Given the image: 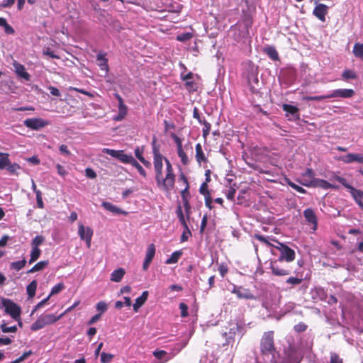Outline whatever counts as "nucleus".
Masks as SVG:
<instances>
[{"instance_id": "2f4dec72", "label": "nucleus", "mask_w": 363, "mask_h": 363, "mask_svg": "<svg viewBox=\"0 0 363 363\" xmlns=\"http://www.w3.org/2000/svg\"><path fill=\"white\" fill-rule=\"evenodd\" d=\"M264 52L272 60H279V54L274 47H268L265 48Z\"/></svg>"}, {"instance_id": "79ce46f5", "label": "nucleus", "mask_w": 363, "mask_h": 363, "mask_svg": "<svg viewBox=\"0 0 363 363\" xmlns=\"http://www.w3.org/2000/svg\"><path fill=\"white\" fill-rule=\"evenodd\" d=\"M44 240H45V238L43 236H42V235L35 236L31 242L32 248L40 249L39 246L43 244Z\"/></svg>"}, {"instance_id": "774afa93", "label": "nucleus", "mask_w": 363, "mask_h": 363, "mask_svg": "<svg viewBox=\"0 0 363 363\" xmlns=\"http://www.w3.org/2000/svg\"><path fill=\"white\" fill-rule=\"evenodd\" d=\"M330 363H343L342 359L336 353H331Z\"/></svg>"}, {"instance_id": "49530a36", "label": "nucleus", "mask_w": 363, "mask_h": 363, "mask_svg": "<svg viewBox=\"0 0 363 363\" xmlns=\"http://www.w3.org/2000/svg\"><path fill=\"white\" fill-rule=\"evenodd\" d=\"M303 281L301 278L290 277L286 280V283L291 286H298Z\"/></svg>"}, {"instance_id": "4468645a", "label": "nucleus", "mask_w": 363, "mask_h": 363, "mask_svg": "<svg viewBox=\"0 0 363 363\" xmlns=\"http://www.w3.org/2000/svg\"><path fill=\"white\" fill-rule=\"evenodd\" d=\"M315 4L316 6H315L313 11V15L315 16L321 22H325V16L328 13V6L321 3Z\"/></svg>"}, {"instance_id": "dca6fc26", "label": "nucleus", "mask_w": 363, "mask_h": 363, "mask_svg": "<svg viewBox=\"0 0 363 363\" xmlns=\"http://www.w3.org/2000/svg\"><path fill=\"white\" fill-rule=\"evenodd\" d=\"M303 216L307 223L312 225L311 228L315 230L318 226V219L314 211L311 208L305 209Z\"/></svg>"}, {"instance_id": "412c9836", "label": "nucleus", "mask_w": 363, "mask_h": 363, "mask_svg": "<svg viewBox=\"0 0 363 363\" xmlns=\"http://www.w3.org/2000/svg\"><path fill=\"white\" fill-rule=\"evenodd\" d=\"M101 206L107 211L114 213V214H123L127 216L128 213L119 207L112 204L108 201H104Z\"/></svg>"}, {"instance_id": "8fccbe9b", "label": "nucleus", "mask_w": 363, "mask_h": 363, "mask_svg": "<svg viewBox=\"0 0 363 363\" xmlns=\"http://www.w3.org/2000/svg\"><path fill=\"white\" fill-rule=\"evenodd\" d=\"M201 123L203 124V137L206 139L210 133L211 125L210 123H208V121H206L205 120Z\"/></svg>"}, {"instance_id": "c03bdc74", "label": "nucleus", "mask_w": 363, "mask_h": 363, "mask_svg": "<svg viewBox=\"0 0 363 363\" xmlns=\"http://www.w3.org/2000/svg\"><path fill=\"white\" fill-rule=\"evenodd\" d=\"M177 154H178V156L181 159L182 163L184 165L186 166V165H188L189 164V160L186 152L184 151L183 149L178 150Z\"/></svg>"}, {"instance_id": "f704fd0d", "label": "nucleus", "mask_w": 363, "mask_h": 363, "mask_svg": "<svg viewBox=\"0 0 363 363\" xmlns=\"http://www.w3.org/2000/svg\"><path fill=\"white\" fill-rule=\"evenodd\" d=\"M182 255V252L181 251L174 252L171 255V256L165 261V263L167 264L177 263Z\"/></svg>"}, {"instance_id": "6e6552de", "label": "nucleus", "mask_w": 363, "mask_h": 363, "mask_svg": "<svg viewBox=\"0 0 363 363\" xmlns=\"http://www.w3.org/2000/svg\"><path fill=\"white\" fill-rule=\"evenodd\" d=\"M1 307L4 308V311L13 319H18L21 313V308L14 303L12 300L6 298H1Z\"/></svg>"}, {"instance_id": "3c124183", "label": "nucleus", "mask_w": 363, "mask_h": 363, "mask_svg": "<svg viewBox=\"0 0 363 363\" xmlns=\"http://www.w3.org/2000/svg\"><path fill=\"white\" fill-rule=\"evenodd\" d=\"M183 227H184V231L181 236V241L186 242L188 240L189 236H191V232L189 230L188 225L183 226Z\"/></svg>"}, {"instance_id": "c85d7f7f", "label": "nucleus", "mask_w": 363, "mask_h": 363, "mask_svg": "<svg viewBox=\"0 0 363 363\" xmlns=\"http://www.w3.org/2000/svg\"><path fill=\"white\" fill-rule=\"evenodd\" d=\"M181 179L184 181V182L186 184L185 189L181 191V196L182 199V201H188L189 198V195H190V193L189 191V182H188L186 177L184 175H182Z\"/></svg>"}, {"instance_id": "9b49d317", "label": "nucleus", "mask_w": 363, "mask_h": 363, "mask_svg": "<svg viewBox=\"0 0 363 363\" xmlns=\"http://www.w3.org/2000/svg\"><path fill=\"white\" fill-rule=\"evenodd\" d=\"M50 122L41 118H27L24 121V125L32 130H38L48 125Z\"/></svg>"}, {"instance_id": "58836bf2", "label": "nucleus", "mask_w": 363, "mask_h": 363, "mask_svg": "<svg viewBox=\"0 0 363 363\" xmlns=\"http://www.w3.org/2000/svg\"><path fill=\"white\" fill-rule=\"evenodd\" d=\"M7 171L11 174L17 175L18 171L21 169V167L17 163L12 164L11 161L9 162V164L7 165L6 168Z\"/></svg>"}, {"instance_id": "423d86ee", "label": "nucleus", "mask_w": 363, "mask_h": 363, "mask_svg": "<svg viewBox=\"0 0 363 363\" xmlns=\"http://www.w3.org/2000/svg\"><path fill=\"white\" fill-rule=\"evenodd\" d=\"M284 262V260L278 259L270 260V269L274 276L284 277L291 273V268Z\"/></svg>"}, {"instance_id": "ea45409f", "label": "nucleus", "mask_w": 363, "mask_h": 363, "mask_svg": "<svg viewBox=\"0 0 363 363\" xmlns=\"http://www.w3.org/2000/svg\"><path fill=\"white\" fill-rule=\"evenodd\" d=\"M26 264V260L23 258L22 260L13 262L11 263V269L19 271L23 269Z\"/></svg>"}, {"instance_id": "e2e57ef3", "label": "nucleus", "mask_w": 363, "mask_h": 363, "mask_svg": "<svg viewBox=\"0 0 363 363\" xmlns=\"http://www.w3.org/2000/svg\"><path fill=\"white\" fill-rule=\"evenodd\" d=\"M218 269L222 277H224L228 272V267L225 263L220 264Z\"/></svg>"}, {"instance_id": "864d4df0", "label": "nucleus", "mask_w": 363, "mask_h": 363, "mask_svg": "<svg viewBox=\"0 0 363 363\" xmlns=\"http://www.w3.org/2000/svg\"><path fill=\"white\" fill-rule=\"evenodd\" d=\"M64 288H65V285L63 284V283H59V284H56L55 286H54L52 288L50 294L49 295L50 297L52 295L60 293L62 289H64Z\"/></svg>"}, {"instance_id": "4be33fe9", "label": "nucleus", "mask_w": 363, "mask_h": 363, "mask_svg": "<svg viewBox=\"0 0 363 363\" xmlns=\"http://www.w3.org/2000/svg\"><path fill=\"white\" fill-rule=\"evenodd\" d=\"M247 82L250 86V91L252 94H257L259 89L255 86V84L258 85L259 79L257 75L250 74L247 76Z\"/></svg>"}, {"instance_id": "7c9ffc66", "label": "nucleus", "mask_w": 363, "mask_h": 363, "mask_svg": "<svg viewBox=\"0 0 363 363\" xmlns=\"http://www.w3.org/2000/svg\"><path fill=\"white\" fill-rule=\"evenodd\" d=\"M37 281L33 280L26 288L27 294L30 298H33L35 295L36 289H37Z\"/></svg>"}, {"instance_id": "a211bd4d", "label": "nucleus", "mask_w": 363, "mask_h": 363, "mask_svg": "<svg viewBox=\"0 0 363 363\" xmlns=\"http://www.w3.org/2000/svg\"><path fill=\"white\" fill-rule=\"evenodd\" d=\"M155 255V246L154 244H150L147 246L145 261L143 264V270H147L152 262Z\"/></svg>"}, {"instance_id": "69168bd1", "label": "nucleus", "mask_w": 363, "mask_h": 363, "mask_svg": "<svg viewBox=\"0 0 363 363\" xmlns=\"http://www.w3.org/2000/svg\"><path fill=\"white\" fill-rule=\"evenodd\" d=\"M294 329L297 333H302L307 329V325L304 323H299L294 325Z\"/></svg>"}, {"instance_id": "680f3d73", "label": "nucleus", "mask_w": 363, "mask_h": 363, "mask_svg": "<svg viewBox=\"0 0 363 363\" xmlns=\"http://www.w3.org/2000/svg\"><path fill=\"white\" fill-rule=\"evenodd\" d=\"M188 306L184 303H180L179 309L181 310V316L182 318L187 317L189 315L188 313Z\"/></svg>"}, {"instance_id": "5701e85b", "label": "nucleus", "mask_w": 363, "mask_h": 363, "mask_svg": "<svg viewBox=\"0 0 363 363\" xmlns=\"http://www.w3.org/2000/svg\"><path fill=\"white\" fill-rule=\"evenodd\" d=\"M196 162L201 164V162H208V159L207 157L205 156V154L203 151V149H202V146L200 143H197L196 145Z\"/></svg>"}, {"instance_id": "393cba45", "label": "nucleus", "mask_w": 363, "mask_h": 363, "mask_svg": "<svg viewBox=\"0 0 363 363\" xmlns=\"http://www.w3.org/2000/svg\"><path fill=\"white\" fill-rule=\"evenodd\" d=\"M283 110L286 111V113L291 115L294 119L298 120L300 118L298 113L299 110L296 106L285 104L283 105Z\"/></svg>"}, {"instance_id": "39448f33", "label": "nucleus", "mask_w": 363, "mask_h": 363, "mask_svg": "<svg viewBox=\"0 0 363 363\" xmlns=\"http://www.w3.org/2000/svg\"><path fill=\"white\" fill-rule=\"evenodd\" d=\"M276 347L274 340V332L264 333L260 340V352L262 355H272L274 357Z\"/></svg>"}, {"instance_id": "052dcab7", "label": "nucleus", "mask_w": 363, "mask_h": 363, "mask_svg": "<svg viewBox=\"0 0 363 363\" xmlns=\"http://www.w3.org/2000/svg\"><path fill=\"white\" fill-rule=\"evenodd\" d=\"M36 201H37V206L39 208H44V203L43 201V198H42V193L40 191H36Z\"/></svg>"}, {"instance_id": "0e129e2a", "label": "nucleus", "mask_w": 363, "mask_h": 363, "mask_svg": "<svg viewBox=\"0 0 363 363\" xmlns=\"http://www.w3.org/2000/svg\"><path fill=\"white\" fill-rule=\"evenodd\" d=\"M183 205H184V211H185V213H186V218L189 220V217H190V214L191 213V205H190V203H189V201H183Z\"/></svg>"}, {"instance_id": "7ed1b4c3", "label": "nucleus", "mask_w": 363, "mask_h": 363, "mask_svg": "<svg viewBox=\"0 0 363 363\" xmlns=\"http://www.w3.org/2000/svg\"><path fill=\"white\" fill-rule=\"evenodd\" d=\"M275 242V245H273V248L271 249V253L277 256L278 255L277 252H279L278 259L284 260L286 263L293 262L296 258L295 251L289 247L287 245L280 242L277 240H273Z\"/></svg>"}, {"instance_id": "13d9d810", "label": "nucleus", "mask_w": 363, "mask_h": 363, "mask_svg": "<svg viewBox=\"0 0 363 363\" xmlns=\"http://www.w3.org/2000/svg\"><path fill=\"white\" fill-rule=\"evenodd\" d=\"M43 54L44 55L49 56L51 58L53 59H60V57L57 55H56L53 51L50 50V48H47L43 50Z\"/></svg>"}, {"instance_id": "20e7f679", "label": "nucleus", "mask_w": 363, "mask_h": 363, "mask_svg": "<svg viewBox=\"0 0 363 363\" xmlns=\"http://www.w3.org/2000/svg\"><path fill=\"white\" fill-rule=\"evenodd\" d=\"M354 95V91L352 89H339L334 90L332 94L328 95H321V96H305L303 97V100L304 101H322L323 99H330V98H351Z\"/></svg>"}, {"instance_id": "37998d69", "label": "nucleus", "mask_w": 363, "mask_h": 363, "mask_svg": "<svg viewBox=\"0 0 363 363\" xmlns=\"http://www.w3.org/2000/svg\"><path fill=\"white\" fill-rule=\"evenodd\" d=\"M41 250L40 249L32 248L30 252V258L29 260V264H32L35 262L40 256Z\"/></svg>"}, {"instance_id": "338daca9", "label": "nucleus", "mask_w": 363, "mask_h": 363, "mask_svg": "<svg viewBox=\"0 0 363 363\" xmlns=\"http://www.w3.org/2000/svg\"><path fill=\"white\" fill-rule=\"evenodd\" d=\"M167 353L164 350H155L153 352V355L157 359H162L167 356Z\"/></svg>"}, {"instance_id": "b1692460", "label": "nucleus", "mask_w": 363, "mask_h": 363, "mask_svg": "<svg viewBox=\"0 0 363 363\" xmlns=\"http://www.w3.org/2000/svg\"><path fill=\"white\" fill-rule=\"evenodd\" d=\"M148 291H145L142 293L141 296L136 298L135 303L133 304V310L137 312L138 309L145 304L148 297Z\"/></svg>"}, {"instance_id": "f03ea898", "label": "nucleus", "mask_w": 363, "mask_h": 363, "mask_svg": "<svg viewBox=\"0 0 363 363\" xmlns=\"http://www.w3.org/2000/svg\"><path fill=\"white\" fill-rule=\"evenodd\" d=\"M252 24V18L250 16H245L241 22L231 27L230 31L233 32V38L237 42L247 38L249 36V28Z\"/></svg>"}, {"instance_id": "bb28decb", "label": "nucleus", "mask_w": 363, "mask_h": 363, "mask_svg": "<svg viewBox=\"0 0 363 363\" xmlns=\"http://www.w3.org/2000/svg\"><path fill=\"white\" fill-rule=\"evenodd\" d=\"M42 316L45 320L46 325H48L53 324L56 323L57 320H59L63 316V314H60L57 316H56L54 314H44L42 315Z\"/></svg>"}, {"instance_id": "aec40b11", "label": "nucleus", "mask_w": 363, "mask_h": 363, "mask_svg": "<svg viewBox=\"0 0 363 363\" xmlns=\"http://www.w3.org/2000/svg\"><path fill=\"white\" fill-rule=\"evenodd\" d=\"M342 161L346 164L352 162H358L363 164V154L359 153H348L342 158Z\"/></svg>"}, {"instance_id": "6ab92c4d", "label": "nucleus", "mask_w": 363, "mask_h": 363, "mask_svg": "<svg viewBox=\"0 0 363 363\" xmlns=\"http://www.w3.org/2000/svg\"><path fill=\"white\" fill-rule=\"evenodd\" d=\"M349 192L359 208L363 211V191L352 186Z\"/></svg>"}, {"instance_id": "e433bc0d", "label": "nucleus", "mask_w": 363, "mask_h": 363, "mask_svg": "<svg viewBox=\"0 0 363 363\" xmlns=\"http://www.w3.org/2000/svg\"><path fill=\"white\" fill-rule=\"evenodd\" d=\"M9 162V154L0 152V169H6Z\"/></svg>"}, {"instance_id": "2eb2a0df", "label": "nucleus", "mask_w": 363, "mask_h": 363, "mask_svg": "<svg viewBox=\"0 0 363 363\" xmlns=\"http://www.w3.org/2000/svg\"><path fill=\"white\" fill-rule=\"evenodd\" d=\"M232 293L237 295L240 299L252 300L255 299V296L247 289H244L241 286H234Z\"/></svg>"}, {"instance_id": "9d476101", "label": "nucleus", "mask_w": 363, "mask_h": 363, "mask_svg": "<svg viewBox=\"0 0 363 363\" xmlns=\"http://www.w3.org/2000/svg\"><path fill=\"white\" fill-rule=\"evenodd\" d=\"M301 184L307 187H320L323 189H338L339 186L329 183L326 180L321 179H313L308 182H301Z\"/></svg>"}, {"instance_id": "bf43d9fd", "label": "nucleus", "mask_w": 363, "mask_h": 363, "mask_svg": "<svg viewBox=\"0 0 363 363\" xmlns=\"http://www.w3.org/2000/svg\"><path fill=\"white\" fill-rule=\"evenodd\" d=\"M96 310L98 311H99V313H101V315L107 310L108 306H107L106 303H105L104 301H99L96 304Z\"/></svg>"}, {"instance_id": "f3484780", "label": "nucleus", "mask_w": 363, "mask_h": 363, "mask_svg": "<svg viewBox=\"0 0 363 363\" xmlns=\"http://www.w3.org/2000/svg\"><path fill=\"white\" fill-rule=\"evenodd\" d=\"M13 66L14 67L15 73L19 78H21L25 81H29L30 79V75L28 72H26L24 65L15 61L13 63Z\"/></svg>"}, {"instance_id": "4c0bfd02", "label": "nucleus", "mask_w": 363, "mask_h": 363, "mask_svg": "<svg viewBox=\"0 0 363 363\" xmlns=\"http://www.w3.org/2000/svg\"><path fill=\"white\" fill-rule=\"evenodd\" d=\"M97 60H99L100 62L99 65L101 67V69L108 72V59L106 58L103 55L99 54L97 55Z\"/></svg>"}, {"instance_id": "cd10ccee", "label": "nucleus", "mask_w": 363, "mask_h": 363, "mask_svg": "<svg viewBox=\"0 0 363 363\" xmlns=\"http://www.w3.org/2000/svg\"><path fill=\"white\" fill-rule=\"evenodd\" d=\"M49 262L48 260L40 261L36 263L28 271V273H35L36 272L42 271L48 267Z\"/></svg>"}, {"instance_id": "473e14b6", "label": "nucleus", "mask_w": 363, "mask_h": 363, "mask_svg": "<svg viewBox=\"0 0 363 363\" xmlns=\"http://www.w3.org/2000/svg\"><path fill=\"white\" fill-rule=\"evenodd\" d=\"M342 77L344 80L356 79H357V75L354 71L347 69L343 71Z\"/></svg>"}, {"instance_id": "a878e982", "label": "nucleus", "mask_w": 363, "mask_h": 363, "mask_svg": "<svg viewBox=\"0 0 363 363\" xmlns=\"http://www.w3.org/2000/svg\"><path fill=\"white\" fill-rule=\"evenodd\" d=\"M125 272L123 268H118L116 270H114L111 274V280L114 282H120L123 276L125 275Z\"/></svg>"}, {"instance_id": "1a4fd4ad", "label": "nucleus", "mask_w": 363, "mask_h": 363, "mask_svg": "<svg viewBox=\"0 0 363 363\" xmlns=\"http://www.w3.org/2000/svg\"><path fill=\"white\" fill-rule=\"evenodd\" d=\"M102 151L103 152L118 159L119 161L124 164H131L135 160L134 157L131 155L125 154L124 150H116L113 149L104 148Z\"/></svg>"}, {"instance_id": "72a5a7b5", "label": "nucleus", "mask_w": 363, "mask_h": 363, "mask_svg": "<svg viewBox=\"0 0 363 363\" xmlns=\"http://www.w3.org/2000/svg\"><path fill=\"white\" fill-rule=\"evenodd\" d=\"M330 180L333 181V180H335V181H337L339 183H340L343 186H345L347 189H348V191L350 190V188L352 187V185L349 184L347 181L346 180V179L342 177H340L338 175H333L331 178H330Z\"/></svg>"}, {"instance_id": "6e6d98bb", "label": "nucleus", "mask_w": 363, "mask_h": 363, "mask_svg": "<svg viewBox=\"0 0 363 363\" xmlns=\"http://www.w3.org/2000/svg\"><path fill=\"white\" fill-rule=\"evenodd\" d=\"M287 184H289V186H290L292 189H294V190L297 191L299 193H301V194H305L306 193V191L301 186L296 184L295 183L292 182L290 180H288L287 181Z\"/></svg>"}, {"instance_id": "a19ab883", "label": "nucleus", "mask_w": 363, "mask_h": 363, "mask_svg": "<svg viewBox=\"0 0 363 363\" xmlns=\"http://www.w3.org/2000/svg\"><path fill=\"white\" fill-rule=\"evenodd\" d=\"M176 213L182 226L188 225L180 205L177 206Z\"/></svg>"}, {"instance_id": "c9c22d12", "label": "nucleus", "mask_w": 363, "mask_h": 363, "mask_svg": "<svg viewBox=\"0 0 363 363\" xmlns=\"http://www.w3.org/2000/svg\"><path fill=\"white\" fill-rule=\"evenodd\" d=\"M353 53L357 57L363 60V43H355L353 48Z\"/></svg>"}, {"instance_id": "f8f14e48", "label": "nucleus", "mask_w": 363, "mask_h": 363, "mask_svg": "<svg viewBox=\"0 0 363 363\" xmlns=\"http://www.w3.org/2000/svg\"><path fill=\"white\" fill-rule=\"evenodd\" d=\"M93 234L94 231L90 227L85 228L82 223L79 224L78 235L81 240H85L88 248L91 247Z\"/></svg>"}, {"instance_id": "09e8293b", "label": "nucleus", "mask_w": 363, "mask_h": 363, "mask_svg": "<svg viewBox=\"0 0 363 363\" xmlns=\"http://www.w3.org/2000/svg\"><path fill=\"white\" fill-rule=\"evenodd\" d=\"M193 38L191 33H184L177 36V40L180 42H186Z\"/></svg>"}, {"instance_id": "f257e3e1", "label": "nucleus", "mask_w": 363, "mask_h": 363, "mask_svg": "<svg viewBox=\"0 0 363 363\" xmlns=\"http://www.w3.org/2000/svg\"><path fill=\"white\" fill-rule=\"evenodd\" d=\"M166 165L165 175L160 174V177H155V181L159 188L169 192L174 187L176 174H174L173 167L167 158H164Z\"/></svg>"}, {"instance_id": "603ef678", "label": "nucleus", "mask_w": 363, "mask_h": 363, "mask_svg": "<svg viewBox=\"0 0 363 363\" xmlns=\"http://www.w3.org/2000/svg\"><path fill=\"white\" fill-rule=\"evenodd\" d=\"M185 88L189 91V92H194L197 91V85L194 81H189L185 82Z\"/></svg>"}, {"instance_id": "0eeeda50", "label": "nucleus", "mask_w": 363, "mask_h": 363, "mask_svg": "<svg viewBox=\"0 0 363 363\" xmlns=\"http://www.w3.org/2000/svg\"><path fill=\"white\" fill-rule=\"evenodd\" d=\"M153 165L155 172V177H160L162 173L164 157L160 152L159 147L156 145V139L154 138L152 142Z\"/></svg>"}, {"instance_id": "5fc2aeb1", "label": "nucleus", "mask_w": 363, "mask_h": 363, "mask_svg": "<svg viewBox=\"0 0 363 363\" xmlns=\"http://www.w3.org/2000/svg\"><path fill=\"white\" fill-rule=\"evenodd\" d=\"M3 333H16L17 331V327L16 325L8 327L6 324L3 323L0 326Z\"/></svg>"}, {"instance_id": "c756f323", "label": "nucleus", "mask_w": 363, "mask_h": 363, "mask_svg": "<svg viewBox=\"0 0 363 363\" xmlns=\"http://www.w3.org/2000/svg\"><path fill=\"white\" fill-rule=\"evenodd\" d=\"M46 326V324L45 323V320L41 315H40L38 319L31 325L30 330L33 331H37L40 329H42Z\"/></svg>"}, {"instance_id": "a18cd8bd", "label": "nucleus", "mask_w": 363, "mask_h": 363, "mask_svg": "<svg viewBox=\"0 0 363 363\" xmlns=\"http://www.w3.org/2000/svg\"><path fill=\"white\" fill-rule=\"evenodd\" d=\"M133 167H134L139 174L144 178L147 177V173L145 170L143 169V167L135 160L133 163L131 164Z\"/></svg>"}, {"instance_id": "ddd939ff", "label": "nucleus", "mask_w": 363, "mask_h": 363, "mask_svg": "<svg viewBox=\"0 0 363 363\" xmlns=\"http://www.w3.org/2000/svg\"><path fill=\"white\" fill-rule=\"evenodd\" d=\"M115 96L118 101V113L113 118V120L116 121H121L127 115L128 108L125 105L123 98L118 94H115Z\"/></svg>"}, {"instance_id": "4d7b16f0", "label": "nucleus", "mask_w": 363, "mask_h": 363, "mask_svg": "<svg viewBox=\"0 0 363 363\" xmlns=\"http://www.w3.org/2000/svg\"><path fill=\"white\" fill-rule=\"evenodd\" d=\"M199 193L204 196L210 195L211 193L208 190V184L206 182H203L199 189Z\"/></svg>"}, {"instance_id": "de8ad7c7", "label": "nucleus", "mask_w": 363, "mask_h": 363, "mask_svg": "<svg viewBox=\"0 0 363 363\" xmlns=\"http://www.w3.org/2000/svg\"><path fill=\"white\" fill-rule=\"evenodd\" d=\"M114 355L104 352L101 353V363H109L112 361Z\"/></svg>"}]
</instances>
